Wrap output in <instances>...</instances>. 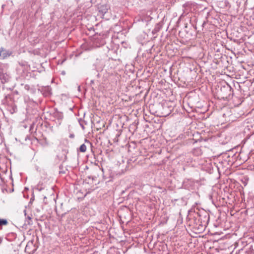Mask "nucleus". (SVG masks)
Masks as SVG:
<instances>
[{
    "label": "nucleus",
    "mask_w": 254,
    "mask_h": 254,
    "mask_svg": "<svg viewBox=\"0 0 254 254\" xmlns=\"http://www.w3.org/2000/svg\"><path fill=\"white\" fill-rule=\"evenodd\" d=\"M60 173H65L64 172H63V170L60 171Z\"/></svg>",
    "instance_id": "obj_9"
},
{
    "label": "nucleus",
    "mask_w": 254,
    "mask_h": 254,
    "mask_svg": "<svg viewBox=\"0 0 254 254\" xmlns=\"http://www.w3.org/2000/svg\"><path fill=\"white\" fill-rule=\"evenodd\" d=\"M226 88H227V89H228V90H229V92H230V93L229 94V95H230V92H231V87H230V86H227V87H226Z\"/></svg>",
    "instance_id": "obj_6"
},
{
    "label": "nucleus",
    "mask_w": 254,
    "mask_h": 254,
    "mask_svg": "<svg viewBox=\"0 0 254 254\" xmlns=\"http://www.w3.org/2000/svg\"><path fill=\"white\" fill-rule=\"evenodd\" d=\"M184 186L185 188L189 190H193L194 189V183L193 181L190 180L185 181Z\"/></svg>",
    "instance_id": "obj_2"
},
{
    "label": "nucleus",
    "mask_w": 254,
    "mask_h": 254,
    "mask_svg": "<svg viewBox=\"0 0 254 254\" xmlns=\"http://www.w3.org/2000/svg\"><path fill=\"white\" fill-rule=\"evenodd\" d=\"M12 54V52L11 51L7 50L2 47H1L0 49V58L1 59H4L9 57Z\"/></svg>",
    "instance_id": "obj_1"
},
{
    "label": "nucleus",
    "mask_w": 254,
    "mask_h": 254,
    "mask_svg": "<svg viewBox=\"0 0 254 254\" xmlns=\"http://www.w3.org/2000/svg\"><path fill=\"white\" fill-rule=\"evenodd\" d=\"M8 222L6 219H3L0 218V226L2 225H6Z\"/></svg>",
    "instance_id": "obj_5"
},
{
    "label": "nucleus",
    "mask_w": 254,
    "mask_h": 254,
    "mask_svg": "<svg viewBox=\"0 0 254 254\" xmlns=\"http://www.w3.org/2000/svg\"><path fill=\"white\" fill-rule=\"evenodd\" d=\"M2 82H3V81H2ZM4 82H6V79H5V80H4Z\"/></svg>",
    "instance_id": "obj_12"
},
{
    "label": "nucleus",
    "mask_w": 254,
    "mask_h": 254,
    "mask_svg": "<svg viewBox=\"0 0 254 254\" xmlns=\"http://www.w3.org/2000/svg\"><path fill=\"white\" fill-rule=\"evenodd\" d=\"M109 6L107 4H103L99 6V11L103 15H104L105 13L108 12V9H109Z\"/></svg>",
    "instance_id": "obj_3"
},
{
    "label": "nucleus",
    "mask_w": 254,
    "mask_h": 254,
    "mask_svg": "<svg viewBox=\"0 0 254 254\" xmlns=\"http://www.w3.org/2000/svg\"><path fill=\"white\" fill-rule=\"evenodd\" d=\"M29 249V245H27L26 246V248H25V251H27Z\"/></svg>",
    "instance_id": "obj_7"
},
{
    "label": "nucleus",
    "mask_w": 254,
    "mask_h": 254,
    "mask_svg": "<svg viewBox=\"0 0 254 254\" xmlns=\"http://www.w3.org/2000/svg\"><path fill=\"white\" fill-rule=\"evenodd\" d=\"M27 218L29 219V220H30L31 219V217L30 216H28Z\"/></svg>",
    "instance_id": "obj_10"
},
{
    "label": "nucleus",
    "mask_w": 254,
    "mask_h": 254,
    "mask_svg": "<svg viewBox=\"0 0 254 254\" xmlns=\"http://www.w3.org/2000/svg\"><path fill=\"white\" fill-rule=\"evenodd\" d=\"M79 150L81 152H85L86 150V146L84 144H82L79 147Z\"/></svg>",
    "instance_id": "obj_4"
},
{
    "label": "nucleus",
    "mask_w": 254,
    "mask_h": 254,
    "mask_svg": "<svg viewBox=\"0 0 254 254\" xmlns=\"http://www.w3.org/2000/svg\"><path fill=\"white\" fill-rule=\"evenodd\" d=\"M91 82L93 83L94 82L93 80H91Z\"/></svg>",
    "instance_id": "obj_13"
},
{
    "label": "nucleus",
    "mask_w": 254,
    "mask_h": 254,
    "mask_svg": "<svg viewBox=\"0 0 254 254\" xmlns=\"http://www.w3.org/2000/svg\"><path fill=\"white\" fill-rule=\"evenodd\" d=\"M24 212L25 215H26V210H24Z\"/></svg>",
    "instance_id": "obj_11"
},
{
    "label": "nucleus",
    "mask_w": 254,
    "mask_h": 254,
    "mask_svg": "<svg viewBox=\"0 0 254 254\" xmlns=\"http://www.w3.org/2000/svg\"><path fill=\"white\" fill-rule=\"evenodd\" d=\"M60 173H65L64 172H63V170L60 171Z\"/></svg>",
    "instance_id": "obj_8"
}]
</instances>
